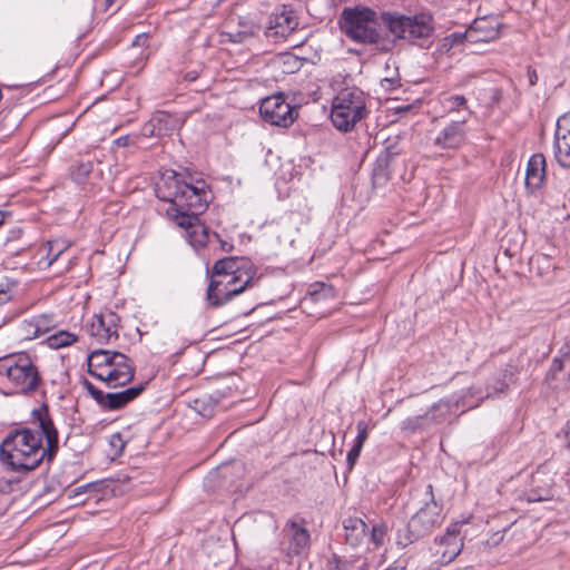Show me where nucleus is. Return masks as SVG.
Segmentation results:
<instances>
[{"label": "nucleus", "mask_w": 570, "mask_h": 570, "mask_svg": "<svg viewBox=\"0 0 570 570\" xmlns=\"http://www.w3.org/2000/svg\"><path fill=\"white\" fill-rule=\"evenodd\" d=\"M220 248L223 250H227L228 252V250H232L233 245H229L227 242L220 240Z\"/></svg>", "instance_id": "nucleus-51"}, {"label": "nucleus", "mask_w": 570, "mask_h": 570, "mask_svg": "<svg viewBox=\"0 0 570 570\" xmlns=\"http://www.w3.org/2000/svg\"><path fill=\"white\" fill-rule=\"evenodd\" d=\"M159 199L170 203V206L195 207L205 210L207 207V193L202 186L186 183L181 175L174 170H166L156 186Z\"/></svg>", "instance_id": "nucleus-5"}, {"label": "nucleus", "mask_w": 570, "mask_h": 570, "mask_svg": "<svg viewBox=\"0 0 570 570\" xmlns=\"http://www.w3.org/2000/svg\"><path fill=\"white\" fill-rule=\"evenodd\" d=\"M528 78H529V83L531 86H534L537 83L538 75L534 69H531V68L528 69Z\"/></svg>", "instance_id": "nucleus-47"}, {"label": "nucleus", "mask_w": 570, "mask_h": 570, "mask_svg": "<svg viewBox=\"0 0 570 570\" xmlns=\"http://www.w3.org/2000/svg\"><path fill=\"white\" fill-rule=\"evenodd\" d=\"M546 177V158L542 154H534L528 161L525 171V186L531 191L541 187Z\"/></svg>", "instance_id": "nucleus-23"}, {"label": "nucleus", "mask_w": 570, "mask_h": 570, "mask_svg": "<svg viewBox=\"0 0 570 570\" xmlns=\"http://www.w3.org/2000/svg\"><path fill=\"white\" fill-rule=\"evenodd\" d=\"M147 39L146 35H139L136 37V40L134 41V45H140L141 42H145Z\"/></svg>", "instance_id": "nucleus-50"}, {"label": "nucleus", "mask_w": 570, "mask_h": 570, "mask_svg": "<svg viewBox=\"0 0 570 570\" xmlns=\"http://www.w3.org/2000/svg\"><path fill=\"white\" fill-rule=\"evenodd\" d=\"M523 2H524V6L530 7V8L534 7V4H535V0H523Z\"/></svg>", "instance_id": "nucleus-53"}, {"label": "nucleus", "mask_w": 570, "mask_h": 570, "mask_svg": "<svg viewBox=\"0 0 570 570\" xmlns=\"http://www.w3.org/2000/svg\"><path fill=\"white\" fill-rule=\"evenodd\" d=\"M452 37L468 43L489 42L499 37L498 22L479 18L472 22L463 35L453 33Z\"/></svg>", "instance_id": "nucleus-15"}, {"label": "nucleus", "mask_w": 570, "mask_h": 570, "mask_svg": "<svg viewBox=\"0 0 570 570\" xmlns=\"http://www.w3.org/2000/svg\"><path fill=\"white\" fill-rule=\"evenodd\" d=\"M32 426L11 431L0 445V460L13 471H32L51 462L59 449L58 431L47 405L31 412Z\"/></svg>", "instance_id": "nucleus-1"}, {"label": "nucleus", "mask_w": 570, "mask_h": 570, "mask_svg": "<svg viewBox=\"0 0 570 570\" xmlns=\"http://www.w3.org/2000/svg\"><path fill=\"white\" fill-rule=\"evenodd\" d=\"M381 20L389 32L391 40H405L409 43L424 47L433 36V18L428 13L402 14L400 12H383Z\"/></svg>", "instance_id": "nucleus-4"}, {"label": "nucleus", "mask_w": 570, "mask_h": 570, "mask_svg": "<svg viewBox=\"0 0 570 570\" xmlns=\"http://www.w3.org/2000/svg\"><path fill=\"white\" fill-rule=\"evenodd\" d=\"M8 215L9 213L0 210V226L4 223V219Z\"/></svg>", "instance_id": "nucleus-52"}, {"label": "nucleus", "mask_w": 570, "mask_h": 570, "mask_svg": "<svg viewBox=\"0 0 570 570\" xmlns=\"http://www.w3.org/2000/svg\"><path fill=\"white\" fill-rule=\"evenodd\" d=\"M564 434H566L567 448L570 450V420L567 423Z\"/></svg>", "instance_id": "nucleus-49"}, {"label": "nucleus", "mask_w": 570, "mask_h": 570, "mask_svg": "<svg viewBox=\"0 0 570 570\" xmlns=\"http://www.w3.org/2000/svg\"><path fill=\"white\" fill-rule=\"evenodd\" d=\"M36 328L38 330L39 335H43L53 328L57 324L56 317L53 314H40L33 316Z\"/></svg>", "instance_id": "nucleus-34"}, {"label": "nucleus", "mask_w": 570, "mask_h": 570, "mask_svg": "<svg viewBox=\"0 0 570 570\" xmlns=\"http://www.w3.org/2000/svg\"><path fill=\"white\" fill-rule=\"evenodd\" d=\"M70 246V243L65 239H53L48 242V265L56 262L60 255L66 252Z\"/></svg>", "instance_id": "nucleus-30"}, {"label": "nucleus", "mask_w": 570, "mask_h": 570, "mask_svg": "<svg viewBox=\"0 0 570 570\" xmlns=\"http://www.w3.org/2000/svg\"><path fill=\"white\" fill-rule=\"evenodd\" d=\"M342 29L351 40L373 45L382 52L394 48V40L382 33L376 12L367 7L345 8L342 12Z\"/></svg>", "instance_id": "nucleus-3"}, {"label": "nucleus", "mask_w": 570, "mask_h": 570, "mask_svg": "<svg viewBox=\"0 0 570 570\" xmlns=\"http://www.w3.org/2000/svg\"><path fill=\"white\" fill-rule=\"evenodd\" d=\"M259 31V27L252 20L240 19L235 30L224 32L228 41L234 43H244L254 38Z\"/></svg>", "instance_id": "nucleus-26"}, {"label": "nucleus", "mask_w": 570, "mask_h": 570, "mask_svg": "<svg viewBox=\"0 0 570 570\" xmlns=\"http://www.w3.org/2000/svg\"><path fill=\"white\" fill-rule=\"evenodd\" d=\"M141 135L144 137H158V129L154 124L153 117L141 128Z\"/></svg>", "instance_id": "nucleus-43"}, {"label": "nucleus", "mask_w": 570, "mask_h": 570, "mask_svg": "<svg viewBox=\"0 0 570 570\" xmlns=\"http://www.w3.org/2000/svg\"><path fill=\"white\" fill-rule=\"evenodd\" d=\"M135 375V366L130 358L120 353L116 355V360L110 363L104 377L100 381L105 382L108 387L116 389L128 384Z\"/></svg>", "instance_id": "nucleus-14"}, {"label": "nucleus", "mask_w": 570, "mask_h": 570, "mask_svg": "<svg viewBox=\"0 0 570 570\" xmlns=\"http://www.w3.org/2000/svg\"><path fill=\"white\" fill-rule=\"evenodd\" d=\"M356 429H357V435H356L354 443L363 446L367 439V435H368L366 422H364V421L357 422Z\"/></svg>", "instance_id": "nucleus-40"}, {"label": "nucleus", "mask_w": 570, "mask_h": 570, "mask_svg": "<svg viewBox=\"0 0 570 570\" xmlns=\"http://www.w3.org/2000/svg\"><path fill=\"white\" fill-rule=\"evenodd\" d=\"M345 540L351 547H358L367 537L368 525L357 517H348L343 521Z\"/></svg>", "instance_id": "nucleus-24"}, {"label": "nucleus", "mask_w": 570, "mask_h": 570, "mask_svg": "<svg viewBox=\"0 0 570 570\" xmlns=\"http://www.w3.org/2000/svg\"><path fill=\"white\" fill-rule=\"evenodd\" d=\"M409 106H405L404 108H401L400 110H407Z\"/></svg>", "instance_id": "nucleus-55"}, {"label": "nucleus", "mask_w": 570, "mask_h": 570, "mask_svg": "<svg viewBox=\"0 0 570 570\" xmlns=\"http://www.w3.org/2000/svg\"><path fill=\"white\" fill-rule=\"evenodd\" d=\"M112 440H117V441L121 442V436H120V434H119V433L114 434V435H112Z\"/></svg>", "instance_id": "nucleus-54"}, {"label": "nucleus", "mask_w": 570, "mask_h": 570, "mask_svg": "<svg viewBox=\"0 0 570 570\" xmlns=\"http://www.w3.org/2000/svg\"><path fill=\"white\" fill-rule=\"evenodd\" d=\"M91 170H92V163H90V161L81 163L77 166L73 175L76 176L77 179H80V178H83L87 175H89V173Z\"/></svg>", "instance_id": "nucleus-42"}, {"label": "nucleus", "mask_w": 570, "mask_h": 570, "mask_svg": "<svg viewBox=\"0 0 570 570\" xmlns=\"http://www.w3.org/2000/svg\"><path fill=\"white\" fill-rule=\"evenodd\" d=\"M360 561V558H356L354 560H342L337 556H333L328 560V566L331 570H362V567L365 566L363 562L362 566L356 567L355 563Z\"/></svg>", "instance_id": "nucleus-33"}, {"label": "nucleus", "mask_w": 570, "mask_h": 570, "mask_svg": "<svg viewBox=\"0 0 570 570\" xmlns=\"http://www.w3.org/2000/svg\"><path fill=\"white\" fill-rule=\"evenodd\" d=\"M553 153L561 167L570 168V112L562 115L557 120Z\"/></svg>", "instance_id": "nucleus-16"}, {"label": "nucleus", "mask_w": 570, "mask_h": 570, "mask_svg": "<svg viewBox=\"0 0 570 570\" xmlns=\"http://www.w3.org/2000/svg\"><path fill=\"white\" fill-rule=\"evenodd\" d=\"M0 375L8 379L17 393L35 391L41 380L38 368L24 354L0 360Z\"/></svg>", "instance_id": "nucleus-8"}, {"label": "nucleus", "mask_w": 570, "mask_h": 570, "mask_svg": "<svg viewBox=\"0 0 570 570\" xmlns=\"http://www.w3.org/2000/svg\"><path fill=\"white\" fill-rule=\"evenodd\" d=\"M362 448L361 445L358 444H353L352 449L347 452V463H348V466L350 469L353 468V465L355 464V462L357 461L360 454H361V451H362Z\"/></svg>", "instance_id": "nucleus-41"}, {"label": "nucleus", "mask_w": 570, "mask_h": 570, "mask_svg": "<svg viewBox=\"0 0 570 570\" xmlns=\"http://www.w3.org/2000/svg\"><path fill=\"white\" fill-rule=\"evenodd\" d=\"M83 386L86 387V390L88 391V393L92 396V399L95 401H97V403L99 405H102L104 403V400H105V396H106V393H104L102 391H100L99 389H97L92 383H90L89 381L85 380L83 381Z\"/></svg>", "instance_id": "nucleus-38"}, {"label": "nucleus", "mask_w": 570, "mask_h": 570, "mask_svg": "<svg viewBox=\"0 0 570 570\" xmlns=\"http://www.w3.org/2000/svg\"><path fill=\"white\" fill-rule=\"evenodd\" d=\"M370 542L374 549L383 547L387 540V527L384 523H375L367 532Z\"/></svg>", "instance_id": "nucleus-29"}, {"label": "nucleus", "mask_w": 570, "mask_h": 570, "mask_svg": "<svg viewBox=\"0 0 570 570\" xmlns=\"http://www.w3.org/2000/svg\"><path fill=\"white\" fill-rule=\"evenodd\" d=\"M204 210H198L195 207H179L169 206L167 208V216L176 223L177 226L185 229L186 234L195 228L199 223V214Z\"/></svg>", "instance_id": "nucleus-20"}, {"label": "nucleus", "mask_w": 570, "mask_h": 570, "mask_svg": "<svg viewBox=\"0 0 570 570\" xmlns=\"http://www.w3.org/2000/svg\"><path fill=\"white\" fill-rule=\"evenodd\" d=\"M367 115L366 96L358 88H344L332 101L331 120L342 132L352 131Z\"/></svg>", "instance_id": "nucleus-6"}, {"label": "nucleus", "mask_w": 570, "mask_h": 570, "mask_svg": "<svg viewBox=\"0 0 570 570\" xmlns=\"http://www.w3.org/2000/svg\"><path fill=\"white\" fill-rule=\"evenodd\" d=\"M259 114L266 122L278 127H288L298 115L296 107L287 102L282 94L263 99Z\"/></svg>", "instance_id": "nucleus-9"}, {"label": "nucleus", "mask_w": 570, "mask_h": 570, "mask_svg": "<svg viewBox=\"0 0 570 570\" xmlns=\"http://www.w3.org/2000/svg\"><path fill=\"white\" fill-rule=\"evenodd\" d=\"M462 548L461 524H451L442 537L435 539L433 546L434 562L440 566L450 563L460 554Z\"/></svg>", "instance_id": "nucleus-10"}, {"label": "nucleus", "mask_w": 570, "mask_h": 570, "mask_svg": "<svg viewBox=\"0 0 570 570\" xmlns=\"http://www.w3.org/2000/svg\"><path fill=\"white\" fill-rule=\"evenodd\" d=\"M95 490L96 489V484L95 483H88V484H83V485H80V487H77L76 489L71 490L70 493H69V498H73V497H78L82 493H86L89 489Z\"/></svg>", "instance_id": "nucleus-44"}, {"label": "nucleus", "mask_w": 570, "mask_h": 570, "mask_svg": "<svg viewBox=\"0 0 570 570\" xmlns=\"http://www.w3.org/2000/svg\"><path fill=\"white\" fill-rule=\"evenodd\" d=\"M451 405L446 401L433 404L424 414L410 416L402 422L401 429L407 433L426 431L442 424L450 415Z\"/></svg>", "instance_id": "nucleus-11"}, {"label": "nucleus", "mask_w": 570, "mask_h": 570, "mask_svg": "<svg viewBox=\"0 0 570 570\" xmlns=\"http://www.w3.org/2000/svg\"><path fill=\"white\" fill-rule=\"evenodd\" d=\"M187 238L193 247H203L208 242V234L206 228L202 224H198L195 228L187 233Z\"/></svg>", "instance_id": "nucleus-32"}, {"label": "nucleus", "mask_w": 570, "mask_h": 570, "mask_svg": "<svg viewBox=\"0 0 570 570\" xmlns=\"http://www.w3.org/2000/svg\"><path fill=\"white\" fill-rule=\"evenodd\" d=\"M132 142V138L128 135L121 136L115 140V145L119 147H126L129 146Z\"/></svg>", "instance_id": "nucleus-45"}, {"label": "nucleus", "mask_w": 570, "mask_h": 570, "mask_svg": "<svg viewBox=\"0 0 570 570\" xmlns=\"http://www.w3.org/2000/svg\"><path fill=\"white\" fill-rule=\"evenodd\" d=\"M78 337L76 334L68 331H59L48 337V345L51 348H62L77 342Z\"/></svg>", "instance_id": "nucleus-28"}, {"label": "nucleus", "mask_w": 570, "mask_h": 570, "mask_svg": "<svg viewBox=\"0 0 570 570\" xmlns=\"http://www.w3.org/2000/svg\"><path fill=\"white\" fill-rule=\"evenodd\" d=\"M119 354L120 352L109 350L92 351L89 354L87 362L89 374L97 380H101L110 363L114 362V360H116V355Z\"/></svg>", "instance_id": "nucleus-21"}, {"label": "nucleus", "mask_w": 570, "mask_h": 570, "mask_svg": "<svg viewBox=\"0 0 570 570\" xmlns=\"http://www.w3.org/2000/svg\"><path fill=\"white\" fill-rule=\"evenodd\" d=\"M119 317L116 313L108 311L96 314L86 324V332L99 344L110 343L118 338Z\"/></svg>", "instance_id": "nucleus-12"}, {"label": "nucleus", "mask_w": 570, "mask_h": 570, "mask_svg": "<svg viewBox=\"0 0 570 570\" xmlns=\"http://www.w3.org/2000/svg\"><path fill=\"white\" fill-rule=\"evenodd\" d=\"M464 120L452 121L439 131L434 138V145L441 149H459L466 140Z\"/></svg>", "instance_id": "nucleus-19"}, {"label": "nucleus", "mask_w": 570, "mask_h": 570, "mask_svg": "<svg viewBox=\"0 0 570 570\" xmlns=\"http://www.w3.org/2000/svg\"><path fill=\"white\" fill-rule=\"evenodd\" d=\"M298 26V20L293 10L283 7L279 12H275L269 17L268 27L265 35L275 41L285 39Z\"/></svg>", "instance_id": "nucleus-17"}, {"label": "nucleus", "mask_w": 570, "mask_h": 570, "mask_svg": "<svg viewBox=\"0 0 570 570\" xmlns=\"http://www.w3.org/2000/svg\"><path fill=\"white\" fill-rule=\"evenodd\" d=\"M12 483L8 480L1 479L0 480V492L2 493H9L11 491Z\"/></svg>", "instance_id": "nucleus-46"}, {"label": "nucleus", "mask_w": 570, "mask_h": 570, "mask_svg": "<svg viewBox=\"0 0 570 570\" xmlns=\"http://www.w3.org/2000/svg\"><path fill=\"white\" fill-rule=\"evenodd\" d=\"M257 269L247 258L225 257L214 266L206 298L210 306L222 307L254 283Z\"/></svg>", "instance_id": "nucleus-2"}, {"label": "nucleus", "mask_w": 570, "mask_h": 570, "mask_svg": "<svg viewBox=\"0 0 570 570\" xmlns=\"http://www.w3.org/2000/svg\"><path fill=\"white\" fill-rule=\"evenodd\" d=\"M142 384L132 386L116 393H106L102 407L106 410H119L134 401L142 391Z\"/></svg>", "instance_id": "nucleus-25"}, {"label": "nucleus", "mask_w": 570, "mask_h": 570, "mask_svg": "<svg viewBox=\"0 0 570 570\" xmlns=\"http://www.w3.org/2000/svg\"><path fill=\"white\" fill-rule=\"evenodd\" d=\"M21 331L23 333L24 338L32 340L39 337L38 330L36 328V323L33 317L30 320H24L21 324Z\"/></svg>", "instance_id": "nucleus-37"}, {"label": "nucleus", "mask_w": 570, "mask_h": 570, "mask_svg": "<svg viewBox=\"0 0 570 570\" xmlns=\"http://www.w3.org/2000/svg\"><path fill=\"white\" fill-rule=\"evenodd\" d=\"M331 292L332 287L324 283L312 284L308 291L309 295L313 297L314 301H318L331 295Z\"/></svg>", "instance_id": "nucleus-35"}, {"label": "nucleus", "mask_w": 570, "mask_h": 570, "mask_svg": "<svg viewBox=\"0 0 570 570\" xmlns=\"http://www.w3.org/2000/svg\"><path fill=\"white\" fill-rule=\"evenodd\" d=\"M284 532L289 541V550L298 554L309 544V533L306 528L296 521L289 520L284 527Z\"/></svg>", "instance_id": "nucleus-22"}, {"label": "nucleus", "mask_w": 570, "mask_h": 570, "mask_svg": "<svg viewBox=\"0 0 570 570\" xmlns=\"http://www.w3.org/2000/svg\"><path fill=\"white\" fill-rule=\"evenodd\" d=\"M513 374L508 370L499 373L498 380L493 384H489L487 393L483 394L481 387L471 386L466 394L455 400L456 405L465 406L466 409H473L479 406L481 401L487 397L494 396L495 394L502 393L508 387V382L512 380Z\"/></svg>", "instance_id": "nucleus-13"}, {"label": "nucleus", "mask_w": 570, "mask_h": 570, "mask_svg": "<svg viewBox=\"0 0 570 570\" xmlns=\"http://www.w3.org/2000/svg\"><path fill=\"white\" fill-rule=\"evenodd\" d=\"M114 0H107V2L110 4Z\"/></svg>", "instance_id": "nucleus-56"}, {"label": "nucleus", "mask_w": 570, "mask_h": 570, "mask_svg": "<svg viewBox=\"0 0 570 570\" xmlns=\"http://www.w3.org/2000/svg\"><path fill=\"white\" fill-rule=\"evenodd\" d=\"M424 495V504L412 515L407 523L405 538L400 537L399 539V543L403 547L428 535L442 521V505L435 500L431 484L426 485Z\"/></svg>", "instance_id": "nucleus-7"}, {"label": "nucleus", "mask_w": 570, "mask_h": 570, "mask_svg": "<svg viewBox=\"0 0 570 570\" xmlns=\"http://www.w3.org/2000/svg\"><path fill=\"white\" fill-rule=\"evenodd\" d=\"M380 83L383 89H385L386 91H391L401 86V79H400L399 73L395 72L391 77H385V78L381 79Z\"/></svg>", "instance_id": "nucleus-39"}, {"label": "nucleus", "mask_w": 570, "mask_h": 570, "mask_svg": "<svg viewBox=\"0 0 570 570\" xmlns=\"http://www.w3.org/2000/svg\"><path fill=\"white\" fill-rule=\"evenodd\" d=\"M443 108L448 112L456 111L466 107V99L461 95H444L440 99Z\"/></svg>", "instance_id": "nucleus-31"}, {"label": "nucleus", "mask_w": 570, "mask_h": 570, "mask_svg": "<svg viewBox=\"0 0 570 570\" xmlns=\"http://www.w3.org/2000/svg\"><path fill=\"white\" fill-rule=\"evenodd\" d=\"M549 499H550V495L548 492L546 493L544 497L535 495L534 493H531L529 495V501H531V502H539V501L549 500Z\"/></svg>", "instance_id": "nucleus-48"}, {"label": "nucleus", "mask_w": 570, "mask_h": 570, "mask_svg": "<svg viewBox=\"0 0 570 570\" xmlns=\"http://www.w3.org/2000/svg\"><path fill=\"white\" fill-rule=\"evenodd\" d=\"M153 120L158 129V137L169 135L180 127V120L166 111H157L153 115Z\"/></svg>", "instance_id": "nucleus-27"}, {"label": "nucleus", "mask_w": 570, "mask_h": 570, "mask_svg": "<svg viewBox=\"0 0 570 570\" xmlns=\"http://www.w3.org/2000/svg\"><path fill=\"white\" fill-rule=\"evenodd\" d=\"M14 287L16 284L9 279L0 283V306L12 299Z\"/></svg>", "instance_id": "nucleus-36"}, {"label": "nucleus", "mask_w": 570, "mask_h": 570, "mask_svg": "<svg viewBox=\"0 0 570 570\" xmlns=\"http://www.w3.org/2000/svg\"><path fill=\"white\" fill-rule=\"evenodd\" d=\"M553 390H562L570 381V342L561 348V356L552 361L546 377Z\"/></svg>", "instance_id": "nucleus-18"}]
</instances>
